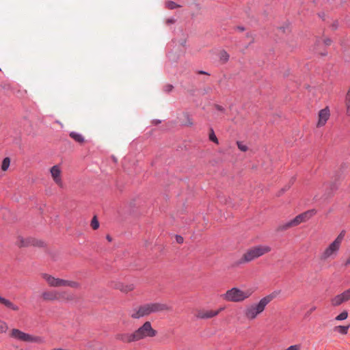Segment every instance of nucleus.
Listing matches in <instances>:
<instances>
[{
  "label": "nucleus",
  "mask_w": 350,
  "mask_h": 350,
  "mask_svg": "<svg viewBox=\"0 0 350 350\" xmlns=\"http://www.w3.org/2000/svg\"><path fill=\"white\" fill-rule=\"evenodd\" d=\"M237 146L240 150L246 152L247 150V146L240 142H237Z\"/></svg>",
  "instance_id": "nucleus-33"
},
{
  "label": "nucleus",
  "mask_w": 350,
  "mask_h": 350,
  "mask_svg": "<svg viewBox=\"0 0 350 350\" xmlns=\"http://www.w3.org/2000/svg\"><path fill=\"white\" fill-rule=\"evenodd\" d=\"M157 334V332L152 328L150 322L146 321L141 327L133 332V336L136 342L147 337H154Z\"/></svg>",
  "instance_id": "nucleus-8"
},
{
  "label": "nucleus",
  "mask_w": 350,
  "mask_h": 350,
  "mask_svg": "<svg viewBox=\"0 0 350 350\" xmlns=\"http://www.w3.org/2000/svg\"><path fill=\"white\" fill-rule=\"evenodd\" d=\"M63 286H69L72 288H79L81 287V284L77 281L64 280Z\"/></svg>",
  "instance_id": "nucleus-21"
},
{
  "label": "nucleus",
  "mask_w": 350,
  "mask_h": 350,
  "mask_svg": "<svg viewBox=\"0 0 350 350\" xmlns=\"http://www.w3.org/2000/svg\"><path fill=\"white\" fill-rule=\"evenodd\" d=\"M110 286L126 293L132 291L135 288L133 284H124L120 282L115 281L111 282Z\"/></svg>",
  "instance_id": "nucleus-15"
},
{
  "label": "nucleus",
  "mask_w": 350,
  "mask_h": 350,
  "mask_svg": "<svg viewBox=\"0 0 350 350\" xmlns=\"http://www.w3.org/2000/svg\"><path fill=\"white\" fill-rule=\"evenodd\" d=\"M69 135L72 139H73L75 142H78L79 144H82L85 142L84 137L80 133L72 131L70 133Z\"/></svg>",
  "instance_id": "nucleus-19"
},
{
  "label": "nucleus",
  "mask_w": 350,
  "mask_h": 350,
  "mask_svg": "<svg viewBox=\"0 0 350 350\" xmlns=\"http://www.w3.org/2000/svg\"><path fill=\"white\" fill-rule=\"evenodd\" d=\"M0 304L5 306L6 308L11 309L13 311H18L19 310V307L12 303L9 299H7L0 295Z\"/></svg>",
  "instance_id": "nucleus-17"
},
{
  "label": "nucleus",
  "mask_w": 350,
  "mask_h": 350,
  "mask_svg": "<svg viewBox=\"0 0 350 350\" xmlns=\"http://www.w3.org/2000/svg\"><path fill=\"white\" fill-rule=\"evenodd\" d=\"M10 159L9 157H5L3 160V162H2V164H1V170L3 171H6L9 166H10Z\"/></svg>",
  "instance_id": "nucleus-26"
},
{
  "label": "nucleus",
  "mask_w": 350,
  "mask_h": 350,
  "mask_svg": "<svg viewBox=\"0 0 350 350\" xmlns=\"http://www.w3.org/2000/svg\"><path fill=\"white\" fill-rule=\"evenodd\" d=\"M350 265V254L347 258L346 261H345V265Z\"/></svg>",
  "instance_id": "nucleus-39"
},
{
  "label": "nucleus",
  "mask_w": 350,
  "mask_h": 350,
  "mask_svg": "<svg viewBox=\"0 0 350 350\" xmlns=\"http://www.w3.org/2000/svg\"><path fill=\"white\" fill-rule=\"evenodd\" d=\"M209 139L216 144H218L219 142H218V139L213 131V129H211V131H210V133H209Z\"/></svg>",
  "instance_id": "nucleus-31"
},
{
  "label": "nucleus",
  "mask_w": 350,
  "mask_h": 350,
  "mask_svg": "<svg viewBox=\"0 0 350 350\" xmlns=\"http://www.w3.org/2000/svg\"><path fill=\"white\" fill-rule=\"evenodd\" d=\"M16 245L19 247H27L29 246H42L43 243L40 241L36 240L32 237H23L18 236L16 240Z\"/></svg>",
  "instance_id": "nucleus-10"
},
{
  "label": "nucleus",
  "mask_w": 350,
  "mask_h": 350,
  "mask_svg": "<svg viewBox=\"0 0 350 350\" xmlns=\"http://www.w3.org/2000/svg\"><path fill=\"white\" fill-rule=\"evenodd\" d=\"M165 5L166 7L170 9V10H173V9H175L176 8H179L180 5L176 4L175 2L174 1H168L165 3Z\"/></svg>",
  "instance_id": "nucleus-28"
},
{
  "label": "nucleus",
  "mask_w": 350,
  "mask_h": 350,
  "mask_svg": "<svg viewBox=\"0 0 350 350\" xmlns=\"http://www.w3.org/2000/svg\"><path fill=\"white\" fill-rule=\"evenodd\" d=\"M345 106L346 109V115L350 117V88L347 91L345 97Z\"/></svg>",
  "instance_id": "nucleus-20"
},
{
  "label": "nucleus",
  "mask_w": 350,
  "mask_h": 350,
  "mask_svg": "<svg viewBox=\"0 0 350 350\" xmlns=\"http://www.w3.org/2000/svg\"><path fill=\"white\" fill-rule=\"evenodd\" d=\"M342 297L345 299V302L350 300V288L345 290L342 293Z\"/></svg>",
  "instance_id": "nucleus-32"
},
{
  "label": "nucleus",
  "mask_w": 350,
  "mask_h": 350,
  "mask_svg": "<svg viewBox=\"0 0 350 350\" xmlns=\"http://www.w3.org/2000/svg\"><path fill=\"white\" fill-rule=\"evenodd\" d=\"M171 307L163 303L152 302L133 308L130 313L133 319H139L152 313L171 310Z\"/></svg>",
  "instance_id": "nucleus-1"
},
{
  "label": "nucleus",
  "mask_w": 350,
  "mask_h": 350,
  "mask_svg": "<svg viewBox=\"0 0 350 350\" xmlns=\"http://www.w3.org/2000/svg\"><path fill=\"white\" fill-rule=\"evenodd\" d=\"M184 117L186 119V122H184V124L187 126H191L193 125V122L192 119L189 117V114L185 113Z\"/></svg>",
  "instance_id": "nucleus-29"
},
{
  "label": "nucleus",
  "mask_w": 350,
  "mask_h": 350,
  "mask_svg": "<svg viewBox=\"0 0 350 350\" xmlns=\"http://www.w3.org/2000/svg\"><path fill=\"white\" fill-rule=\"evenodd\" d=\"M173 89V86L172 85H166L165 87H164V91L166 92H170Z\"/></svg>",
  "instance_id": "nucleus-35"
},
{
  "label": "nucleus",
  "mask_w": 350,
  "mask_h": 350,
  "mask_svg": "<svg viewBox=\"0 0 350 350\" xmlns=\"http://www.w3.org/2000/svg\"><path fill=\"white\" fill-rule=\"evenodd\" d=\"M349 327H350V325H347V326L338 325L334 328V330L335 332H337L341 334L345 335L347 334Z\"/></svg>",
  "instance_id": "nucleus-22"
},
{
  "label": "nucleus",
  "mask_w": 350,
  "mask_h": 350,
  "mask_svg": "<svg viewBox=\"0 0 350 350\" xmlns=\"http://www.w3.org/2000/svg\"><path fill=\"white\" fill-rule=\"evenodd\" d=\"M317 309L316 306H312L306 313V316H309L312 312H313Z\"/></svg>",
  "instance_id": "nucleus-37"
},
{
  "label": "nucleus",
  "mask_w": 350,
  "mask_h": 350,
  "mask_svg": "<svg viewBox=\"0 0 350 350\" xmlns=\"http://www.w3.org/2000/svg\"><path fill=\"white\" fill-rule=\"evenodd\" d=\"M107 239L109 241H111V237L109 236V235H107Z\"/></svg>",
  "instance_id": "nucleus-44"
},
{
  "label": "nucleus",
  "mask_w": 350,
  "mask_h": 350,
  "mask_svg": "<svg viewBox=\"0 0 350 350\" xmlns=\"http://www.w3.org/2000/svg\"><path fill=\"white\" fill-rule=\"evenodd\" d=\"M340 246L334 241L329 243L319 254V260L327 261L335 258L340 250Z\"/></svg>",
  "instance_id": "nucleus-9"
},
{
  "label": "nucleus",
  "mask_w": 350,
  "mask_h": 350,
  "mask_svg": "<svg viewBox=\"0 0 350 350\" xmlns=\"http://www.w3.org/2000/svg\"><path fill=\"white\" fill-rule=\"evenodd\" d=\"M216 108L219 110V111H223L224 110V108L221 107V106H219V105H217L216 106Z\"/></svg>",
  "instance_id": "nucleus-42"
},
{
  "label": "nucleus",
  "mask_w": 350,
  "mask_h": 350,
  "mask_svg": "<svg viewBox=\"0 0 350 350\" xmlns=\"http://www.w3.org/2000/svg\"><path fill=\"white\" fill-rule=\"evenodd\" d=\"M41 277L47 282L51 287H62L63 286L64 279L55 278L48 273H42Z\"/></svg>",
  "instance_id": "nucleus-13"
},
{
  "label": "nucleus",
  "mask_w": 350,
  "mask_h": 350,
  "mask_svg": "<svg viewBox=\"0 0 350 350\" xmlns=\"http://www.w3.org/2000/svg\"><path fill=\"white\" fill-rule=\"evenodd\" d=\"M41 298L44 301L68 302L72 300V296L65 291L47 290L42 293Z\"/></svg>",
  "instance_id": "nucleus-5"
},
{
  "label": "nucleus",
  "mask_w": 350,
  "mask_h": 350,
  "mask_svg": "<svg viewBox=\"0 0 350 350\" xmlns=\"http://www.w3.org/2000/svg\"><path fill=\"white\" fill-rule=\"evenodd\" d=\"M8 329V324L0 319V334L5 333Z\"/></svg>",
  "instance_id": "nucleus-27"
},
{
  "label": "nucleus",
  "mask_w": 350,
  "mask_h": 350,
  "mask_svg": "<svg viewBox=\"0 0 350 350\" xmlns=\"http://www.w3.org/2000/svg\"><path fill=\"white\" fill-rule=\"evenodd\" d=\"M253 293L254 291L251 288L243 291L239 288L233 287L222 294L221 297L227 301L242 302L250 298Z\"/></svg>",
  "instance_id": "nucleus-3"
},
{
  "label": "nucleus",
  "mask_w": 350,
  "mask_h": 350,
  "mask_svg": "<svg viewBox=\"0 0 350 350\" xmlns=\"http://www.w3.org/2000/svg\"><path fill=\"white\" fill-rule=\"evenodd\" d=\"M91 226L94 230H96L99 227V222L96 217H94L91 221Z\"/></svg>",
  "instance_id": "nucleus-30"
},
{
  "label": "nucleus",
  "mask_w": 350,
  "mask_h": 350,
  "mask_svg": "<svg viewBox=\"0 0 350 350\" xmlns=\"http://www.w3.org/2000/svg\"><path fill=\"white\" fill-rule=\"evenodd\" d=\"M345 236V231L342 230L333 241H334L335 243H336L338 245H339L341 247V244L344 239Z\"/></svg>",
  "instance_id": "nucleus-24"
},
{
  "label": "nucleus",
  "mask_w": 350,
  "mask_h": 350,
  "mask_svg": "<svg viewBox=\"0 0 350 350\" xmlns=\"http://www.w3.org/2000/svg\"><path fill=\"white\" fill-rule=\"evenodd\" d=\"M9 336L16 340L26 342H35L42 344L44 342V338L41 336H33L21 331L18 329L14 328L11 329Z\"/></svg>",
  "instance_id": "nucleus-7"
},
{
  "label": "nucleus",
  "mask_w": 350,
  "mask_h": 350,
  "mask_svg": "<svg viewBox=\"0 0 350 350\" xmlns=\"http://www.w3.org/2000/svg\"><path fill=\"white\" fill-rule=\"evenodd\" d=\"M275 297V295L272 293L262 297L258 303H253L246 306L243 310L244 317L250 321L256 319Z\"/></svg>",
  "instance_id": "nucleus-2"
},
{
  "label": "nucleus",
  "mask_w": 350,
  "mask_h": 350,
  "mask_svg": "<svg viewBox=\"0 0 350 350\" xmlns=\"http://www.w3.org/2000/svg\"><path fill=\"white\" fill-rule=\"evenodd\" d=\"M198 74H200V75H208V73H207L206 72H204V71H199V72H198Z\"/></svg>",
  "instance_id": "nucleus-43"
},
{
  "label": "nucleus",
  "mask_w": 350,
  "mask_h": 350,
  "mask_svg": "<svg viewBox=\"0 0 350 350\" xmlns=\"http://www.w3.org/2000/svg\"><path fill=\"white\" fill-rule=\"evenodd\" d=\"M238 29H240L241 31H244V28L243 27H239Z\"/></svg>",
  "instance_id": "nucleus-45"
},
{
  "label": "nucleus",
  "mask_w": 350,
  "mask_h": 350,
  "mask_svg": "<svg viewBox=\"0 0 350 350\" xmlns=\"http://www.w3.org/2000/svg\"><path fill=\"white\" fill-rule=\"evenodd\" d=\"M116 339L123 342L131 343L135 342L133 333H119L116 335Z\"/></svg>",
  "instance_id": "nucleus-16"
},
{
  "label": "nucleus",
  "mask_w": 350,
  "mask_h": 350,
  "mask_svg": "<svg viewBox=\"0 0 350 350\" xmlns=\"http://www.w3.org/2000/svg\"><path fill=\"white\" fill-rule=\"evenodd\" d=\"M221 310H223V308L217 310L197 309L195 311L194 316L198 319H208L217 316Z\"/></svg>",
  "instance_id": "nucleus-11"
},
{
  "label": "nucleus",
  "mask_w": 350,
  "mask_h": 350,
  "mask_svg": "<svg viewBox=\"0 0 350 350\" xmlns=\"http://www.w3.org/2000/svg\"><path fill=\"white\" fill-rule=\"evenodd\" d=\"M323 42L325 45L329 46L331 44L332 40L329 38H327V39L323 40Z\"/></svg>",
  "instance_id": "nucleus-38"
},
{
  "label": "nucleus",
  "mask_w": 350,
  "mask_h": 350,
  "mask_svg": "<svg viewBox=\"0 0 350 350\" xmlns=\"http://www.w3.org/2000/svg\"><path fill=\"white\" fill-rule=\"evenodd\" d=\"M219 60L222 64L226 63L229 59V55L226 51H221L219 54Z\"/></svg>",
  "instance_id": "nucleus-23"
},
{
  "label": "nucleus",
  "mask_w": 350,
  "mask_h": 350,
  "mask_svg": "<svg viewBox=\"0 0 350 350\" xmlns=\"http://www.w3.org/2000/svg\"><path fill=\"white\" fill-rule=\"evenodd\" d=\"M174 23V20L173 18H170V19H167V23L170 24V23Z\"/></svg>",
  "instance_id": "nucleus-40"
},
{
  "label": "nucleus",
  "mask_w": 350,
  "mask_h": 350,
  "mask_svg": "<svg viewBox=\"0 0 350 350\" xmlns=\"http://www.w3.org/2000/svg\"><path fill=\"white\" fill-rule=\"evenodd\" d=\"M330 116V111L328 107L320 110L318 114V121L317 123V127L323 126L327 121L329 120Z\"/></svg>",
  "instance_id": "nucleus-14"
},
{
  "label": "nucleus",
  "mask_w": 350,
  "mask_h": 350,
  "mask_svg": "<svg viewBox=\"0 0 350 350\" xmlns=\"http://www.w3.org/2000/svg\"><path fill=\"white\" fill-rule=\"evenodd\" d=\"M50 173L53 181L57 184L59 187H63V181L62 179V170L58 165H53L50 169Z\"/></svg>",
  "instance_id": "nucleus-12"
},
{
  "label": "nucleus",
  "mask_w": 350,
  "mask_h": 350,
  "mask_svg": "<svg viewBox=\"0 0 350 350\" xmlns=\"http://www.w3.org/2000/svg\"><path fill=\"white\" fill-rule=\"evenodd\" d=\"M330 302L332 306L336 307L345 303V301L344 297H342V293H340L332 298Z\"/></svg>",
  "instance_id": "nucleus-18"
},
{
  "label": "nucleus",
  "mask_w": 350,
  "mask_h": 350,
  "mask_svg": "<svg viewBox=\"0 0 350 350\" xmlns=\"http://www.w3.org/2000/svg\"><path fill=\"white\" fill-rule=\"evenodd\" d=\"M348 317V312L347 310L342 311L340 314L335 317L336 321H343L347 319Z\"/></svg>",
  "instance_id": "nucleus-25"
},
{
  "label": "nucleus",
  "mask_w": 350,
  "mask_h": 350,
  "mask_svg": "<svg viewBox=\"0 0 350 350\" xmlns=\"http://www.w3.org/2000/svg\"><path fill=\"white\" fill-rule=\"evenodd\" d=\"M271 248L269 245H258L248 249L242 256L239 263L250 262L271 252Z\"/></svg>",
  "instance_id": "nucleus-4"
},
{
  "label": "nucleus",
  "mask_w": 350,
  "mask_h": 350,
  "mask_svg": "<svg viewBox=\"0 0 350 350\" xmlns=\"http://www.w3.org/2000/svg\"><path fill=\"white\" fill-rule=\"evenodd\" d=\"M286 350H301V345H291Z\"/></svg>",
  "instance_id": "nucleus-34"
},
{
  "label": "nucleus",
  "mask_w": 350,
  "mask_h": 350,
  "mask_svg": "<svg viewBox=\"0 0 350 350\" xmlns=\"http://www.w3.org/2000/svg\"><path fill=\"white\" fill-rule=\"evenodd\" d=\"M176 242L178 243H183V238L181 236L176 235Z\"/></svg>",
  "instance_id": "nucleus-36"
},
{
  "label": "nucleus",
  "mask_w": 350,
  "mask_h": 350,
  "mask_svg": "<svg viewBox=\"0 0 350 350\" xmlns=\"http://www.w3.org/2000/svg\"><path fill=\"white\" fill-rule=\"evenodd\" d=\"M314 50L315 51L316 53H319V54H321L322 55H325V53L319 51L317 49H314Z\"/></svg>",
  "instance_id": "nucleus-41"
},
{
  "label": "nucleus",
  "mask_w": 350,
  "mask_h": 350,
  "mask_svg": "<svg viewBox=\"0 0 350 350\" xmlns=\"http://www.w3.org/2000/svg\"><path fill=\"white\" fill-rule=\"evenodd\" d=\"M322 44L321 41L319 40V41L317 42V45H319V44Z\"/></svg>",
  "instance_id": "nucleus-46"
},
{
  "label": "nucleus",
  "mask_w": 350,
  "mask_h": 350,
  "mask_svg": "<svg viewBox=\"0 0 350 350\" xmlns=\"http://www.w3.org/2000/svg\"><path fill=\"white\" fill-rule=\"evenodd\" d=\"M317 211L314 209L307 211L303 213L297 215L294 219L287 221L284 224L280 225L277 230L278 231H284L291 228L297 226L301 223L305 222L310 219L313 215L316 214Z\"/></svg>",
  "instance_id": "nucleus-6"
}]
</instances>
